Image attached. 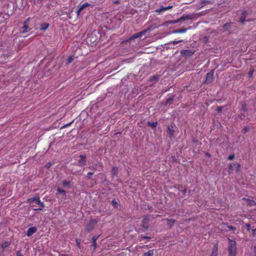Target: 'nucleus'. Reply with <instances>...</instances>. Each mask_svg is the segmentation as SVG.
Returning <instances> with one entry per match:
<instances>
[{
    "label": "nucleus",
    "instance_id": "nucleus-1",
    "mask_svg": "<svg viewBox=\"0 0 256 256\" xmlns=\"http://www.w3.org/2000/svg\"><path fill=\"white\" fill-rule=\"evenodd\" d=\"M228 256H236V243L234 240L228 238Z\"/></svg>",
    "mask_w": 256,
    "mask_h": 256
},
{
    "label": "nucleus",
    "instance_id": "nucleus-2",
    "mask_svg": "<svg viewBox=\"0 0 256 256\" xmlns=\"http://www.w3.org/2000/svg\"><path fill=\"white\" fill-rule=\"evenodd\" d=\"M33 207L34 206V204H37L38 208H33V210H41L42 208L44 207V204L43 202H41L38 198L36 196L33 197Z\"/></svg>",
    "mask_w": 256,
    "mask_h": 256
},
{
    "label": "nucleus",
    "instance_id": "nucleus-3",
    "mask_svg": "<svg viewBox=\"0 0 256 256\" xmlns=\"http://www.w3.org/2000/svg\"><path fill=\"white\" fill-rule=\"evenodd\" d=\"M98 222V220L95 219H90L88 224L86 226V230L88 232L92 231L94 228L96 224Z\"/></svg>",
    "mask_w": 256,
    "mask_h": 256
},
{
    "label": "nucleus",
    "instance_id": "nucleus-4",
    "mask_svg": "<svg viewBox=\"0 0 256 256\" xmlns=\"http://www.w3.org/2000/svg\"><path fill=\"white\" fill-rule=\"evenodd\" d=\"M150 220V216L146 215L144 217L142 221V226L146 230H148V222Z\"/></svg>",
    "mask_w": 256,
    "mask_h": 256
},
{
    "label": "nucleus",
    "instance_id": "nucleus-5",
    "mask_svg": "<svg viewBox=\"0 0 256 256\" xmlns=\"http://www.w3.org/2000/svg\"><path fill=\"white\" fill-rule=\"evenodd\" d=\"M180 53L182 56L190 57L194 53V50H182L180 51Z\"/></svg>",
    "mask_w": 256,
    "mask_h": 256
},
{
    "label": "nucleus",
    "instance_id": "nucleus-6",
    "mask_svg": "<svg viewBox=\"0 0 256 256\" xmlns=\"http://www.w3.org/2000/svg\"><path fill=\"white\" fill-rule=\"evenodd\" d=\"M214 78V72L213 70H211L210 72H208L206 74V80L204 81V83L206 84H209L212 82Z\"/></svg>",
    "mask_w": 256,
    "mask_h": 256
},
{
    "label": "nucleus",
    "instance_id": "nucleus-7",
    "mask_svg": "<svg viewBox=\"0 0 256 256\" xmlns=\"http://www.w3.org/2000/svg\"><path fill=\"white\" fill-rule=\"evenodd\" d=\"M146 31H147V30H144L140 32L135 34H133L132 36H130V38L126 41H128V42L132 40H134V39H136V38H140L142 35H144L146 34Z\"/></svg>",
    "mask_w": 256,
    "mask_h": 256
},
{
    "label": "nucleus",
    "instance_id": "nucleus-8",
    "mask_svg": "<svg viewBox=\"0 0 256 256\" xmlns=\"http://www.w3.org/2000/svg\"><path fill=\"white\" fill-rule=\"evenodd\" d=\"M193 18L192 14H184L180 18L175 20L174 22L176 23L182 20H192Z\"/></svg>",
    "mask_w": 256,
    "mask_h": 256
},
{
    "label": "nucleus",
    "instance_id": "nucleus-9",
    "mask_svg": "<svg viewBox=\"0 0 256 256\" xmlns=\"http://www.w3.org/2000/svg\"><path fill=\"white\" fill-rule=\"evenodd\" d=\"M80 160H78V164L80 166H84L86 164V155L81 154L80 156Z\"/></svg>",
    "mask_w": 256,
    "mask_h": 256
},
{
    "label": "nucleus",
    "instance_id": "nucleus-10",
    "mask_svg": "<svg viewBox=\"0 0 256 256\" xmlns=\"http://www.w3.org/2000/svg\"><path fill=\"white\" fill-rule=\"evenodd\" d=\"M218 252V243H214V246L212 250L210 256H217Z\"/></svg>",
    "mask_w": 256,
    "mask_h": 256
},
{
    "label": "nucleus",
    "instance_id": "nucleus-11",
    "mask_svg": "<svg viewBox=\"0 0 256 256\" xmlns=\"http://www.w3.org/2000/svg\"><path fill=\"white\" fill-rule=\"evenodd\" d=\"M166 132L168 134L169 137L172 138L174 133V130L173 129V126L172 125L168 126Z\"/></svg>",
    "mask_w": 256,
    "mask_h": 256
},
{
    "label": "nucleus",
    "instance_id": "nucleus-12",
    "mask_svg": "<svg viewBox=\"0 0 256 256\" xmlns=\"http://www.w3.org/2000/svg\"><path fill=\"white\" fill-rule=\"evenodd\" d=\"M172 8V6H166V7L161 6L159 8H157L156 10V12L158 13H160L161 12H165L167 10H168Z\"/></svg>",
    "mask_w": 256,
    "mask_h": 256
},
{
    "label": "nucleus",
    "instance_id": "nucleus-13",
    "mask_svg": "<svg viewBox=\"0 0 256 256\" xmlns=\"http://www.w3.org/2000/svg\"><path fill=\"white\" fill-rule=\"evenodd\" d=\"M242 200L246 201L247 202V204L250 206H254L256 205V202H255L254 200H250V199H249V198H242Z\"/></svg>",
    "mask_w": 256,
    "mask_h": 256
},
{
    "label": "nucleus",
    "instance_id": "nucleus-14",
    "mask_svg": "<svg viewBox=\"0 0 256 256\" xmlns=\"http://www.w3.org/2000/svg\"><path fill=\"white\" fill-rule=\"evenodd\" d=\"M89 6L90 4L88 2H86L84 4H83L82 5H80L79 7L78 10L77 11V14L79 15L81 11H82L86 7Z\"/></svg>",
    "mask_w": 256,
    "mask_h": 256
},
{
    "label": "nucleus",
    "instance_id": "nucleus-15",
    "mask_svg": "<svg viewBox=\"0 0 256 256\" xmlns=\"http://www.w3.org/2000/svg\"><path fill=\"white\" fill-rule=\"evenodd\" d=\"M118 168L117 166H113L112 168L111 174L112 177L117 176L118 174Z\"/></svg>",
    "mask_w": 256,
    "mask_h": 256
},
{
    "label": "nucleus",
    "instance_id": "nucleus-16",
    "mask_svg": "<svg viewBox=\"0 0 256 256\" xmlns=\"http://www.w3.org/2000/svg\"><path fill=\"white\" fill-rule=\"evenodd\" d=\"M50 24L48 23H42L40 24V30L42 31L46 30L49 27Z\"/></svg>",
    "mask_w": 256,
    "mask_h": 256
},
{
    "label": "nucleus",
    "instance_id": "nucleus-17",
    "mask_svg": "<svg viewBox=\"0 0 256 256\" xmlns=\"http://www.w3.org/2000/svg\"><path fill=\"white\" fill-rule=\"evenodd\" d=\"M99 236H94L92 238V246L94 247V249H96V241L98 238Z\"/></svg>",
    "mask_w": 256,
    "mask_h": 256
},
{
    "label": "nucleus",
    "instance_id": "nucleus-18",
    "mask_svg": "<svg viewBox=\"0 0 256 256\" xmlns=\"http://www.w3.org/2000/svg\"><path fill=\"white\" fill-rule=\"evenodd\" d=\"M188 28H180L173 30L172 32V34H182L186 32Z\"/></svg>",
    "mask_w": 256,
    "mask_h": 256
},
{
    "label": "nucleus",
    "instance_id": "nucleus-19",
    "mask_svg": "<svg viewBox=\"0 0 256 256\" xmlns=\"http://www.w3.org/2000/svg\"><path fill=\"white\" fill-rule=\"evenodd\" d=\"M166 221L168 222V223H167L168 226L170 228H172L175 223V220H173V219L167 218V219H166Z\"/></svg>",
    "mask_w": 256,
    "mask_h": 256
},
{
    "label": "nucleus",
    "instance_id": "nucleus-20",
    "mask_svg": "<svg viewBox=\"0 0 256 256\" xmlns=\"http://www.w3.org/2000/svg\"><path fill=\"white\" fill-rule=\"evenodd\" d=\"M62 194L64 196H66V190H62L60 188H58L56 190V194Z\"/></svg>",
    "mask_w": 256,
    "mask_h": 256
},
{
    "label": "nucleus",
    "instance_id": "nucleus-21",
    "mask_svg": "<svg viewBox=\"0 0 256 256\" xmlns=\"http://www.w3.org/2000/svg\"><path fill=\"white\" fill-rule=\"evenodd\" d=\"M174 96L172 95L170 96L165 102V104H164V105L165 106H167L168 104H170L172 101L174 100Z\"/></svg>",
    "mask_w": 256,
    "mask_h": 256
},
{
    "label": "nucleus",
    "instance_id": "nucleus-22",
    "mask_svg": "<svg viewBox=\"0 0 256 256\" xmlns=\"http://www.w3.org/2000/svg\"><path fill=\"white\" fill-rule=\"evenodd\" d=\"M71 182L70 181H68L66 180H64L62 182V184L64 187H68L69 188L70 186Z\"/></svg>",
    "mask_w": 256,
    "mask_h": 256
},
{
    "label": "nucleus",
    "instance_id": "nucleus-23",
    "mask_svg": "<svg viewBox=\"0 0 256 256\" xmlns=\"http://www.w3.org/2000/svg\"><path fill=\"white\" fill-rule=\"evenodd\" d=\"M154 254V250H149L146 252L144 253V256H152Z\"/></svg>",
    "mask_w": 256,
    "mask_h": 256
},
{
    "label": "nucleus",
    "instance_id": "nucleus-24",
    "mask_svg": "<svg viewBox=\"0 0 256 256\" xmlns=\"http://www.w3.org/2000/svg\"><path fill=\"white\" fill-rule=\"evenodd\" d=\"M112 204L114 208H118V204L115 199L112 200Z\"/></svg>",
    "mask_w": 256,
    "mask_h": 256
},
{
    "label": "nucleus",
    "instance_id": "nucleus-25",
    "mask_svg": "<svg viewBox=\"0 0 256 256\" xmlns=\"http://www.w3.org/2000/svg\"><path fill=\"white\" fill-rule=\"evenodd\" d=\"M28 22H26L24 24V26H23V30L22 31V33H25L28 32V25H27Z\"/></svg>",
    "mask_w": 256,
    "mask_h": 256
},
{
    "label": "nucleus",
    "instance_id": "nucleus-26",
    "mask_svg": "<svg viewBox=\"0 0 256 256\" xmlns=\"http://www.w3.org/2000/svg\"><path fill=\"white\" fill-rule=\"evenodd\" d=\"M94 34L93 33H92L91 34L90 36L89 37V38H90V41L92 42H94L96 41V38H94L93 36Z\"/></svg>",
    "mask_w": 256,
    "mask_h": 256
},
{
    "label": "nucleus",
    "instance_id": "nucleus-27",
    "mask_svg": "<svg viewBox=\"0 0 256 256\" xmlns=\"http://www.w3.org/2000/svg\"><path fill=\"white\" fill-rule=\"evenodd\" d=\"M230 23H226L223 26V28L225 30H227L228 29V28L230 27Z\"/></svg>",
    "mask_w": 256,
    "mask_h": 256
},
{
    "label": "nucleus",
    "instance_id": "nucleus-28",
    "mask_svg": "<svg viewBox=\"0 0 256 256\" xmlns=\"http://www.w3.org/2000/svg\"><path fill=\"white\" fill-rule=\"evenodd\" d=\"M32 234V228H30L27 232V236H30Z\"/></svg>",
    "mask_w": 256,
    "mask_h": 256
},
{
    "label": "nucleus",
    "instance_id": "nucleus-29",
    "mask_svg": "<svg viewBox=\"0 0 256 256\" xmlns=\"http://www.w3.org/2000/svg\"><path fill=\"white\" fill-rule=\"evenodd\" d=\"M183 42L182 40H173V41H172L170 42V44H177L180 42Z\"/></svg>",
    "mask_w": 256,
    "mask_h": 256
},
{
    "label": "nucleus",
    "instance_id": "nucleus-30",
    "mask_svg": "<svg viewBox=\"0 0 256 256\" xmlns=\"http://www.w3.org/2000/svg\"><path fill=\"white\" fill-rule=\"evenodd\" d=\"M148 125L151 126L152 128H156L157 126V122L150 123L148 122Z\"/></svg>",
    "mask_w": 256,
    "mask_h": 256
},
{
    "label": "nucleus",
    "instance_id": "nucleus-31",
    "mask_svg": "<svg viewBox=\"0 0 256 256\" xmlns=\"http://www.w3.org/2000/svg\"><path fill=\"white\" fill-rule=\"evenodd\" d=\"M93 174H94V172H88L87 174L86 178H90L93 175Z\"/></svg>",
    "mask_w": 256,
    "mask_h": 256
},
{
    "label": "nucleus",
    "instance_id": "nucleus-32",
    "mask_svg": "<svg viewBox=\"0 0 256 256\" xmlns=\"http://www.w3.org/2000/svg\"><path fill=\"white\" fill-rule=\"evenodd\" d=\"M52 166V164L50 162H48L46 166H45V167L47 169H49L50 166Z\"/></svg>",
    "mask_w": 256,
    "mask_h": 256
},
{
    "label": "nucleus",
    "instance_id": "nucleus-33",
    "mask_svg": "<svg viewBox=\"0 0 256 256\" xmlns=\"http://www.w3.org/2000/svg\"><path fill=\"white\" fill-rule=\"evenodd\" d=\"M228 230L227 231L236 230V228L232 226H228Z\"/></svg>",
    "mask_w": 256,
    "mask_h": 256
},
{
    "label": "nucleus",
    "instance_id": "nucleus-34",
    "mask_svg": "<svg viewBox=\"0 0 256 256\" xmlns=\"http://www.w3.org/2000/svg\"><path fill=\"white\" fill-rule=\"evenodd\" d=\"M9 245V243L8 242H5L4 244H2V248H6Z\"/></svg>",
    "mask_w": 256,
    "mask_h": 256
},
{
    "label": "nucleus",
    "instance_id": "nucleus-35",
    "mask_svg": "<svg viewBox=\"0 0 256 256\" xmlns=\"http://www.w3.org/2000/svg\"><path fill=\"white\" fill-rule=\"evenodd\" d=\"M158 79V76H153L150 78V80H156Z\"/></svg>",
    "mask_w": 256,
    "mask_h": 256
},
{
    "label": "nucleus",
    "instance_id": "nucleus-36",
    "mask_svg": "<svg viewBox=\"0 0 256 256\" xmlns=\"http://www.w3.org/2000/svg\"><path fill=\"white\" fill-rule=\"evenodd\" d=\"M241 165L240 164H236V171L237 172H239L240 171Z\"/></svg>",
    "mask_w": 256,
    "mask_h": 256
},
{
    "label": "nucleus",
    "instance_id": "nucleus-37",
    "mask_svg": "<svg viewBox=\"0 0 256 256\" xmlns=\"http://www.w3.org/2000/svg\"><path fill=\"white\" fill-rule=\"evenodd\" d=\"M234 158V154H232L228 156V159L229 160H232Z\"/></svg>",
    "mask_w": 256,
    "mask_h": 256
},
{
    "label": "nucleus",
    "instance_id": "nucleus-38",
    "mask_svg": "<svg viewBox=\"0 0 256 256\" xmlns=\"http://www.w3.org/2000/svg\"><path fill=\"white\" fill-rule=\"evenodd\" d=\"M223 107L222 106H218L217 108V109H216V110L218 112H222V109Z\"/></svg>",
    "mask_w": 256,
    "mask_h": 256
},
{
    "label": "nucleus",
    "instance_id": "nucleus-39",
    "mask_svg": "<svg viewBox=\"0 0 256 256\" xmlns=\"http://www.w3.org/2000/svg\"><path fill=\"white\" fill-rule=\"evenodd\" d=\"M246 228L248 230H250V224H246Z\"/></svg>",
    "mask_w": 256,
    "mask_h": 256
},
{
    "label": "nucleus",
    "instance_id": "nucleus-40",
    "mask_svg": "<svg viewBox=\"0 0 256 256\" xmlns=\"http://www.w3.org/2000/svg\"><path fill=\"white\" fill-rule=\"evenodd\" d=\"M141 238H144V239H148V240L150 239V237L148 236H142Z\"/></svg>",
    "mask_w": 256,
    "mask_h": 256
},
{
    "label": "nucleus",
    "instance_id": "nucleus-41",
    "mask_svg": "<svg viewBox=\"0 0 256 256\" xmlns=\"http://www.w3.org/2000/svg\"><path fill=\"white\" fill-rule=\"evenodd\" d=\"M76 243L77 246L79 247L80 246V240L78 239H76Z\"/></svg>",
    "mask_w": 256,
    "mask_h": 256
},
{
    "label": "nucleus",
    "instance_id": "nucleus-42",
    "mask_svg": "<svg viewBox=\"0 0 256 256\" xmlns=\"http://www.w3.org/2000/svg\"><path fill=\"white\" fill-rule=\"evenodd\" d=\"M253 72H254V70H250V72H248V75L250 76H252L253 74Z\"/></svg>",
    "mask_w": 256,
    "mask_h": 256
},
{
    "label": "nucleus",
    "instance_id": "nucleus-43",
    "mask_svg": "<svg viewBox=\"0 0 256 256\" xmlns=\"http://www.w3.org/2000/svg\"><path fill=\"white\" fill-rule=\"evenodd\" d=\"M242 110L244 111V112H247V108L246 107V104H243L242 106Z\"/></svg>",
    "mask_w": 256,
    "mask_h": 256
},
{
    "label": "nucleus",
    "instance_id": "nucleus-44",
    "mask_svg": "<svg viewBox=\"0 0 256 256\" xmlns=\"http://www.w3.org/2000/svg\"><path fill=\"white\" fill-rule=\"evenodd\" d=\"M248 127L246 126L244 128L243 130L244 131V132H248Z\"/></svg>",
    "mask_w": 256,
    "mask_h": 256
},
{
    "label": "nucleus",
    "instance_id": "nucleus-45",
    "mask_svg": "<svg viewBox=\"0 0 256 256\" xmlns=\"http://www.w3.org/2000/svg\"><path fill=\"white\" fill-rule=\"evenodd\" d=\"M252 234L254 236H256V228L252 230Z\"/></svg>",
    "mask_w": 256,
    "mask_h": 256
},
{
    "label": "nucleus",
    "instance_id": "nucleus-46",
    "mask_svg": "<svg viewBox=\"0 0 256 256\" xmlns=\"http://www.w3.org/2000/svg\"><path fill=\"white\" fill-rule=\"evenodd\" d=\"M232 170V164H230L228 168V171L230 172Z\"/></svg>",
    "mask_w": 256,
    "mask_h": 256
},
{
    "label": "nucleus",
    "instance_id": "nucleus-47",
    "mask_svg": "<svg viewBox=\"0 0 256 256\" xmlns=\"http://www.w3.org/2000/svg\"><path fill=\"white\" fill-rule=\"evenodd\" d=\"M73 122H74V120H72V122H71L70 123L66 124L65 126H64V127H67V126H70Z\"/></svg>",
    "mask_w": 256,
    "mask_h": 256
},
{
    "label": "nucleus",
    "instance_id": "nucleus-48",
    "mask_svg": "<svg viewBox=\"0 0 256 256\" xmlns=\"http://www.w3.org/2000/svg\"><path fill=\"white\" fill-rule=\"evenodd\" d=\"M114 3L115 4H120V0H116L114 2Z\"/></svg>",
    "mask_w": 256,
    "mask_h": 256
},
{
    "label": "nucleus",
    "instance_id": "nucleus-49",
    "mask_svg": "<svg viewBox=\"0 0 256 256\" xmlns=\"http://www.w3.org/2000/svg\"><path fill=\"white\" fill-rule=\"evenodd\" d=\"M37 228L36 226H33V234L36 232Z\"/></svg>",
    "mask_w": 256,
    "mask_h": 256
},
{
    "label": "nucleus",
    "instance_id": "nucleus-50",
    "mask_svg": "<svg viewBox=\"0 0 256 256\" xmlns=\"http://www.w3.org/2000/svg\"><path fill=\"white\" fill-rule=\"evenodd\" d=\"M73 59L72 58H68V62H71L72 61Z\"/></svg>",
    "mask_w": 256,
    "mask_h": 256
},
{
    "label": "nucleus",
    "instance_id": "nucleus-51",
    "mask_svg": "<svg viewBox=\"0 0 256 256\" xmlns=\"http://www.w3.org/2000/svg\"><path fill=\"white\" fill-rule=\"evenodd\" d=\"M206 156H208V158L210 156V154L208 152L206 153Z\"/></svg>",
    "mask_w": 256,
    "mask_h": 256
},
{
    "label": "nucleus",
    "instance_id": "nucleus-52",
    "mask_svg": "<svg viewBox=\"0 0 256 256\" xmlns=\"http://www.w3.org/2000/svg\"><path fill=\"white\" fill-rule=\"evenodd\" d=\"M254 252H256V246H254Z\"/></svg>",
    "mask_w": 256,
    "mask_h": 256
},
{
    "label": "nucleus",
    "instance_id": "nucleus-53",
    "mask_svg": "<svg viewBox=\"0 0 256 256\" xmlns=\"http://www.w3.org/2000/svg\"><path fill=\"white\" fill-rule=\"evenodd\" d=\"M240 20H241V22H242V23H244V20H242V18H240Z\"/></svg>",
    "mask_w": 256,
    "mask_h": 256
},
{
    "label": "nucleus",
    "instance_id": "nucleus-54",
    "mask_svg": "<svg viewBox=\"0 0 256 256\" xmlns=\"http://www.w3.org/2000/svg\"><path fill=\"white\" fill-rule=\"evenodd\" d=\"M120 134V133L118 132H116V134Z\"/></svg>",
    "mask_w": 256,
    "mask_h": 256
},
{
    "label": "nucleus",
    "instance_id": "nucleus-55",
    "mask_svg": "<svg viewBox=\"0 0 256 256\" xmlns=\"http://www.w3.org/2000/svg\"><path fill=\"white\" fill-rule=\"evenodd\" d=\"M223 225H224V226H226V224L224 223V224H223Z\"/></svg>",
    "mask_w": 256,
    "mask_h": 256
},
{
    "label": "nucleus",
    "instance_id": "nucleus-56",
    "mask_svg": "<svg viewBox=\"0 0 256 256\" xmlns=\"http://www.w3.org/2000/svg\"><path fill=\"white\" fill-rule=\"evenodd\" d=\"M150 210V208H152V206H150V208H148Z\"/></svg>",
    "mask_w": 256,
    "mask_h": 256
},
{
    "label": "nucleus",
    "instance_id": "nucleus-57",
    "mask_svg": "<svg viewBox=\"0 0 256 256\" xmlns=\"http://www.w3.org/2000/svg\"><path fill=\"white\" fill-rule=\"evenodd\" d=\"M150 210V208H152V206H150V208H148Z\"/></svg>",
    "mask_w": 256,
    "mask_h": 256
}]
</instances>
